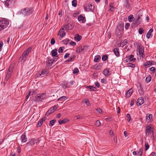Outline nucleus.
<instances>
[{
  "label": "nucleus",
  "mask_w": 156,
  "mask_h": 156,
  "mask_svg": "<svg viewBox=\"0 0 156 156\" xmlns=\"http://www.w3.org/2000/svg\"><path fill=\"white\" fill-rule=\"evenodd\" d=\"M48 61H46V66L49 67L51 66L53 62L55 61V59L51 58H50L48 57Z\"/></svg>",
  "instance_id": "7"
},
{
  "label": "nucleus",
  "mask_w": 156,
  "mask_h": 156,
  "mask_svg": "<svg viewBox=\"0 0 156 156\" xmlns=\"http://www.w3.org/2000/svg\"><path fill=\"white\" fill-rule=\"evenodd\" d=\"M88 48V46H87L83 45L82 48H81V52H84L87 50Z\"/></svg>",
  "instance_id": "33"
},
{
  "label": "nucleus",
  "mask_w": 156,
  "mask_h": 156,
  "mask_svg": "<svg viewBox=\"0 0 156 156\" xmlns=\"http://www.w3.org/2000/svg\"><path fill=\"white\" fill-rule=\"evenodd\" d=\"M113 51L114 52L115 55L117 57H119L120 55L119 49L118 48H114L113 49Z\"/></svg>",
  "instance_id": "19"
},
{
  "label": "nucleus",
  "mask_w": 156,
  "mask_h": 156,
  "mask_svg": "<svg viewBox=\"0 0 156 156\" xmlns=\"http://www.w3.org/2000/svg\"><path fill=\"white\" fill-rule=\"evenodd\" d=\"M66 35V33L64 31V28L62 27L59 30L58 35L61 38H63Z\"/></svg>",
  "instance_id": "6"
},
{
  "label": "nucleus",
  "mask_w": 156,
  "mask_h": 156,
  "mask_svg": "<svg viewBox=\"0 0 156 156\" xmlns=\"http://www.w3.org/2000/svg\"><path fill=\"white\" fill-rule=\"evenodd\" d=\"M72 5L74 7H76L77 6V1L76 0H73L72 1Z\"/></svg>",
  "instance_id": "46"
},
{
  "label": "nucleus",
  "mask_w": 156,
  "mask_h": 156,
  "mask_svg": "<svg viewBox=\"0 0 156 156\" xmlns=\"http://www.w3.org/2000/svg\"><path fill=\"white\" fill-rule=\"evenodd\" d=\"M151 76L149 75L146 78L145 81L147 83H148L151 80Z\"/></svg>",
  "instance_id": "39"
},
{
  "label": "nucleus",
  "mask_w": 156,
  "mask_h": 156,
  "mask_svg": "<svg viewBox=\"0 0 156 156\" xmlns=\"http://www.w3.org/2000/svg\"><path fill=\"white\" fill-rule=\"evenodd\" d=\"M102 63H99L96 67V69H99L102 68Z\"/></svg>",
  "instance_id": "49"
},
{
  "label": "nucleus",
  "mask_w": 156,
  "mask_h": 156,
  "mask_svg": "<svg viewBox=\"0 0 156 156\" xmlns=\"http://www.w3.org/2000/svg\"><path fill=\"white\" fill-rule=\"evenodd\" d=\"M138 50L139 54L141 55L142 57L144 58V50L142 46L140 45H139L138 47Z\"/></svg>",
  "instance_id": "10"
},
{
  "label": "nucleus",
  "mask_w": 156,
  "mask_h": 156,
  "mask_svg": "<svg viewBox=\"0 0 156 156\" xmlns=\"http://www.w3.org/2000/svg\"><path fill=\"white\" fill-rule=\"evenodd\" d=\"M143 149L142 148H141L139 151L138 152V154H140V156H142L143 153Z\"/></svg>",
  "instance_id": "60"
},
{
  "label": "nucleus",
  "mask_w": 156,
  "mask_h": 156,
  "mask_svg": "<svg viewBox=\"0 0 156 156\" xmlns=\"http://www.w3.org/2000/svg\"><path fill=\"white\" fill-rule=\"evenodd\" d=\"M56 121L55 119L52 120L49 122V126H52L54 125Z\"/></svg>",
  "instance_id": "40"
},
{
  "label": "nucleus",
  "mask_w": 156,
  "mask_h": 156,
  "mask_svg": "<svg viewBox=\"0 0 156 156\" xmlns=\"http://www.w3.org/2000/svg\"><path fill=\"white\" fill-rule=\"evenodd\" d=\"M76 57V56L75 55H73L72 56H71L66 61V62H71L73 61V60L74 59V58Z\"/></svg>",
  "instance_id": "41"
},
{
  "label": "nucleus",
  "mask_w": 156,
  "mask_h": 156,
  "mask_svg": "<svg viewBox=\"0 0 156 156\" xmlns=\"http://www.w3.org/2000/svg\"><path fill=\"white\" fill-rule=\"evenodd\" d=\"M134 56L133 55H131L126 57V62H135L136 60L135 58H133Z\"/></svg>",
  "instance_id": "9"
},
{
  "label": "nucleus",
  "mask_w": 156,
  "mask_h": 156,
  "mask_svg": "<svg viewBox=\"0 0 156 156\" xmlns=\"http://www.w3.org/2000/svg\"><path fill=\"white\" fill-rule=\"evenodd\" d=\"M150 156H156V153L152 152L150 154Z\"/></svg>",
  "instance_id": "64"
},
{
  "label": "nucleus",
  "mask_w": 156,
  "mask_h": 156,
  "mask_svg": "<svg viewBox=\"0 0 156 156\" xmlns=\"http://www.w3.org/2000/svg\"><path fill=\"white\" fill-rule=\"evenodd\" d=\"M101 124V123L100 121L99 120H98L96 121L95 125L96 126L98 127L100 126Z\"/></svg>",
  "instance_id": "52"
},
{
  "label": "nucleus",
  "mask_w": 156,
  "mask_h": 156,
  "mask_svg": "<svg viewBox=\"0 0 156 156\" xmlns=\"http://www.w3.org/2000/svg\"><path fill=\"white\" fill-rule=\"evenodd\" d=\"M36 141V140L34 139H32L27 143V144L32 146L35 144Z\"/></svg>",
  "instance_id": "27"
},
{
  "label": "nucleus",
  "mask_w": 156,
  "mask_h": 156,
  "mask_svg": "<svg viewBox=\"0 0 156 156\" xmlns=\"http://www.w3.org/2000/svg\"><path fill=\"white\" fill-rule=\"evenodd\" d=\"M82 36L79 35L78 34H76L75 37H74V39L76 41H79L80 40L82 39Z\"/></svg>",
  "instance_id": "26"
},
{
  "label": "nucleus",
  "mask_w": 156,
  "mask_h": 156,
  "mask_svg": "<svg viewBox=\"0 0 156 156\" xmlns=\"http://www.w3.org/2000/svg\"><path fill=\"white\" fill-rule=\"evenodd\" d=\"M144 30L142 28H140L139 30V33L140 34H141L143 32Z\"/></svg>",
  "instance_id": "57"
},
{
  "label": "nucleus",
  "mask_w": 156,
  "mask_h": 156,
  "mask_svg": "<svg viewBox=\"0 0 156 156\" xmlns=\"http://www.w3.org/2000/svg\"><path fill=\"white\" fill-rule=\"evenodd\" d=\"M41 100V98L39 96V95H36L35 97V99L34 100V101H39Z\"/></svg>",
  "instance_id": "43"
},
{
  "label": "nucleus",
  "mask_w": 156,
  "mask_h": 156,
  "mask_svg": "<svg viewBox=\"0 0 156 156\" xmlns=\"http://www.w3.org/2000/svg\"><path fill=\"white\" fill-rule=\"evenodd\" d=\"M94 84L96 87H97L98 88H99L100 87V85L98 82H95Z\"/></svg>",
  "instance_id": "63"
},
{
  "label": "nucleus",
  "mask_w": 156,
  "mask_h": 156,
  "mask_svg": "<svg viewBox=\"0 0 156 156\" xmlns=\"http://www.w3.org/2000/svg\"><path fill=\"white\" fill-rule=\"evenodd\" d=\"M126 120L128 122H129L131 120V117L130 114L129 113L127 114L126 115Z\"/></svg>",
  "instance_id": "45"
},
{
  "label": "nucleus",
  "mask_w": 156,
  "mask_h": 156,
  "mask_svg": "<svg viewBox=\"0 0 156 156\" xmlns=\"http://www.w3.org/2000/svg\"><path fill=\"white\" fill-rule=\"evenodd\" d=\"M64 29L65 28V30H71L72 29L73 27L72 25L69 23H68L65 25L64 26H63Z\"/></svg>",
  "instance_id": "24"
},
{
  "label": "nucleus",
  "mask_w": 156,
  "mask_h": 156,
  "mask_svg": "<svg viewBox=\"0 0 156 156\" xmlns=\"http://www.w3.org/2000/svg\"><path fill=\"white\" fill-rule=\"evenodd\" d=\"M64 48V47H60L58 50V53H62L63 51V50Z\"/></svg>",
  "instance_id": "55"
},
{
  "label": "nucleus",
  "mask_w": 156,
  "mask_h": 156,
  "mask_svg": "<svg viewBox=\"0 0 156 156\" xmlns=\"http://www.w3.org/2000/svg\"><path fill=\"white\" fill-rule=\"evenodd\" d=\"M109 9L108 10L109 11H112L115 9V7H114V3H110L109 5Z\"/></svg>",
  "instance_id": "32"
},
{
  "label": "nucleus",
  "mask_w": 156,
  "mask_h": 156,
  "mask_svg": "<svg viewBox=\"0 0 156 156\" xmlns=\"http://www.w3.org/2000/svg\"><path fill=\"white\" fill-rule=\"evenodd\" d=\"M78 20L79 21H82V23H84L86 21L85 17L83 16L82 14L80 15L78 17Z\"/></svg>",
  "instance_id": "18"
},
{
  "label": "nucleus",
  "mask_w": 156,
  "mask_h": 156,
  "mask_svg": "<svg viewBox=\"0 0 156 156\" xmlns=\"http://www.w3.org/2000/svg\"><path fill=\"white\" fill-rule=\"evenodd\" d=\"M140 89L138 90L139 95H143L144 94V91L142 85L140 84L139 85Z\"/></svg>",
  "instance_id": "22"
},
{
  "label": "nucleus",
  "mask_w": 156,
  "mask_h": 156,
  "mask_svg": "<svg viewBox=\"0 0 156 156\" xmlns=\"http://www.w3.org/2000/svg\"><path fill=\"white\" fill-rule=\"evenodd\" d=\"M67 99V98L64 96H62L59 98L58 100L60 101H62V102H64L65 101H66Z\"/></svg>",
  "instance_id": "30"
},
{
  "label": "nucleus",
  "mask_w": 156,
  "mask_h": 156,
  "mask_svg": "<svg viewBox=\"0 0 156 156\" xmlns=\"http://www.w3.org/2000/svg\"><path fill=\"white\" fill-rule=\"evenodd\" d=\"M83 101L84 102L87 106H90V103L88 99L87 98L84 99L83 100Z\"/></svg>",
  "instance_id": "36"
},
{
  "label": "nucleus",
  "mask_w": 156,
  "mask_h": 156,
  "mask_svg": "<svg viewBox=\"0 0 156 156\" xmlns=\"http://www.w3.org/2000/svg\"><path fill=\"white\" fill-rule=\"evenodd\" d=\"M69 41V39H66L65 40L62 41L63 44H64L66 45L68 43Z\"/></svg>",
  "instance_id": "47"
},
{
  "label": "nucleus",
  "mask_w": 156,
  "mask_h": 156,
  "mask_svg": "<svg viewBox=\"0 0 156 156\" xmlns=\"http://www.w3.org/2000/svg\"><path fill=\"white\" fill-rule=\"evenodd\" d=\"M140 17H138L137 20H136L135 22L132 24V26H134V27H136V26L139 24L141 23V21L140 20Z\"/></svg>",
  "instance_id": "13"
},
{
  "label": "nucleus",
  "mask_w": 156,
  "mask_h": 156,
  "mask_svg": "<svg viewBox=\"0 0 156 156\" xmlns=\"http://www.w3.org/2000/svg\"><path fill=\"white\" fill-rule=\"evenodd\" d=\"M55 43V40L54 38H52L51 39V45L54 44Z\"/></svg>",
  "instance_id": "61"
},
{
  "label": "nucleus",
  "mask_w": 156,
  "mask_h": 156,
  "mask_svg": "<svg viewBox=\"0 0 156 156\" xmlns=\"http://www.w3.org/2000/svg\"><path fill=\"white\" fill-rule=\"evenodd\" d=\"M86 88H89L90 91H96L97 90L96 88L92 86H87Z\"/></svg>",
  "instance_id": "29"
},
{
  "label": "nucleus",
  "mask_w": 156,
  "mask_h": 156,
  "mask_svg": "<svg viewBox=\"0 0 156 156\" xmlns=\"http://www.w3.org/2000/svg\"><path fill=\"white\" fill-rule=\"evenodd\" d=\"M129 26H130V24L129 23H126V25L125 26V29H127L128 28Z\"/></svg>",
  "instance_id": "62"
},
{
  "label": "nucleus",
  "mask_w": 156,
  "mask_h": 156,
  "mask_svg": "<svg viewBox=\"0 0 156 156\" xmlns=\"http://www.w3.org/2000/svg\"><path fill=\"white\" fill-rule=\"evenodd\" d=\"M145 150L146 151L149 148V145L148 143H145Z\"/></svg>",
  "instance_id": "51"
},
{
  "label": "nucleus",
  "mask_w": 156,
  "mask_h": 156,
  "mask_svg": "<svg viewBox=\"0 0 156 156\" xmlns=\"http://www.w3.org/2000/svg\"><path fill=\"white\" fill-rule=\"evenodd\" d=\"M13 1V0H6V1L5 2V4L7 7H9L10 6H11L12 2Z\"/></svg>",
  "instance_id": "17"
},
{
  "label": "nucleus",
  "mask_w": 156,
  "mask_h": 156,
  "mask_svg": "<svg viewBox=\"0 0 156 156\" xmlns=\"http://www.w3.org/2000/svg\"><path fill=\"white\" fill-rule=\"evenodd\" d=\"M146 120L148 123L151 122L153 121L152 115L149 114H147Z\"/></svg>",
  "instance_id": "11"
},
{
  "label": "nucleus",
  "mask_w": 156,
  "mask_h": 156,
  "mask_svg": "<svg viewBox=\"0 0 156 156\" xmlns=\"http://www.w3.org/2000/svg\"><path fill=\"white\" fill-rule=\"evenodd\" d=\"M32 9L29 8H27L21 9L18 12V13L25 17L29 16L33 12Z\"/></svg>",
  "instance_id": "1"
},
{
  "label": "nucleus",
  "mask_w": 156,
  "mask_h": 156,
  "mask_svg": "<svg viewBox=\"0 0 156 156\" xmlns=\"http://www.w3.org/2000/svg\"><path fill=\"white\" fill-rule=\"evenodd\" d=\"M37 95H39V96L41 98V99L42 100L44 98H46V96L45 94L44 93H41L40 94H38Z\"/></svg>",
  "instance_id": "35"
},
{
  "label": "nucleus",
  "mask_w": 156,
  "mask_h": 156,
  "mask_svg": "<svg viewBox=\"0 0 156 156\" xmlns=\"http://www.w3.org/2000/svg\"><path fill=\"white\" fill-rule=\"evenodd\" d=\"M32 49V48L29 47L27 48L23 53L21 57H20V58H21L22 61H23V63L26 60L27 57H28V55L29 54L30 52L31 51Z\"/></svg>",
  "instance_id": "3"
},
{
  "label": "nucleus",
  "mask_w": 156,
  "mask_h": 156,
  "mask_svg": "<svg viewBox=\"0 0 156 156\" xmlns=\"http://www.w3.org/2000/svg\"><path fill=\"white\" fill-rule=\"evenodd\" d=\"M49 71L47 69H42L41 71V72L38 73L37 74L38 76H40L41 75H43L45 76H47L49 74Z\"/></svg>",
  "instance_id": "8"
},
{
  "label": "nucleus",
  "mask_w": 156,
  "mask_h": 156,
  "mask_svg": "<svg viewBox=\"0 0 156 156\" xmlns=\"http://www.w3.org/2000/svg\"><path fill=\"white\" fill-rule=\"evenodd\" d=\"M57 49L55 48L52 50L51 52V55L53 57H58L57 55L58 53L57 52Z\"/></svg>",
  "instance_id": "15"
},
{
  "label": "nucleus",
  "mask_w": 156,
  "mask_h": 156,
  "mask_svg": "<svg viewBox=\"0 0 156 156\" xmlns=\"http://www.w3.org/2000/svg\"><path fill=\"white\" fill-rule=\"evenodd\" d=\"M12 69L13 68L12 67H11V66H10L8 69L7 73H11L12 72Z\"/></svg>",
  "instance_id": "59"
},
{
  "label": "nucleus",
  "mask_w": 156,
  "mask_h": 156,
  "mask_svg": "<svg viewBox=\"0 0 156 156\" xmlns=\"http://www.w3.org/2000/svg\"><path fill=\"white\" fill-rule=\"evenodd\" d=\"M79 70L77 68H75L74 70H73V74H74L78 73H79Z\"/></svg>",
  "instance_id": "48"
},
{
  "label": "nucleus",
  "mask_w": 156,
  "mask_h": 156,
  "mask_svg": "<svg viewBox=\"0 0 156 156\" xmlns=\"http://www.w3.org/2000/svg\"><path fill=\"white\" fill-rule=\"evenodd\" d=\"M11 73H7V75L5 77V80L6 81H7L10 78V77H11Z\"/></svg>",
  "instance_id": "42"
},
{
  "label": "nucleus",
  "mask_w": 156,
  "mask_h": 156,
  "mask_svg": "<svg viewBox=\"0 0 156 156\" xmlns=\"http://www.w3.org/2000/svg\"><path fill=\"white\" fill-rule=\"evenodd\" d=\"M133 92V90L132 89H129L127 92L126 93V97L127 98L129 97L131 95Z\"/></svg>",
  "instance_id": "25"
},
{
  "label": "nucleus",
  "mask_w": 156,
  "mask_h": 156,
  "mask_svg": "<svg viewBox=\"0 0 156 156\" xmlns=\"http://www.w3.org/2000/svg\"><path fill=\"white\" fill-rule=\"evenodd\" d=\"M108 57L107 55H103L102 57V59L103 61H106L108 59Z\"/></svg>",
  "instance_id": "50"
},
{
  "label": "nucleus",
  "mask_w": 156,
  "mask_h": 156,
  "mask_svg": "<svg viewBox=\"0 0 156 156\" xmlns=\"http://www.w3.org/2000/svg\"><path fill=\"white\" fill-rule=\"evenodd\" d=\"M61 85L63 88L66 89L69 87L70 86V84L69 82L64 81L62 83Z\"/></svg>",
  "instance_id": "12"
},
{
  "label": "nucleus",
  "mask_w": 156,
  "mask_h": 156,
  "mask_svg": "<svg viewBox=\"0 0 156 156\" xmlns=\"http://www.w3.org/2000/svg\"><path fill=\"white\" fill-rule=\"evenodd\" d=\"M21 141L22 142L25 143L27 141L26 135L25 134H22L21 136Z\"/></svg>",
  "instance_id": "28"
},
{
  "label": "nucleus",
  "mask_w": 156,
  "mask_h": 156,
  "mask_svg": "<svg viewBox=\"0 0 156 156\" xmlns=\"http://www.w3.org/2000/svg\"><path fill=\"white\" fill-rule=\"evenodd\" d=\"M123 7L127 9H130L131 8L130 4L128 0L125 1Z\"/></svg>",
  "instance_id": "14"
},
{
  "label": "nucleus",
  "mask_w": 156,
  "mask_h": 156,
  "mask_svg": "<svg viewBox=\"0 0 156 156\" xmlns=\"http://www.w3.org/2000/svg\"><path fill=\"white\" fill-rule=\"evenodd\" d=\"M145 127V133L146 135L148 136L149 133L154 132L153 130V128L151 127L150 126H147Z\"/></svg>",
  "instance_id": "5"
},
{
  "label": "nucleus",
  "mask_w": 156,
  "mask_h": 156,
  "mask_svg": "<svg viewBox=\"0 0 156 156\" xmlns=\"http://www.w3.org/2000/svg\"><path fill=\"white\" fill-rule=\"evenodd\" d=\"M144 101L143 97L139 98L137 101V105L140 106L144 103Z\"/></svg>",
  "instance_id": "16"
},
{
  "label": "nucleus",
  "mask_w": 156,
  "mask_h": 156,
  "mask_svg": "<svg viewBox=\"0 0 156 156\" xmlns=\"http://www.w3.org/2000/svg\"><path fill=\"white\" fill-rule=\"evenodd\" d=\"M69 43L70 45L73 46H75L76 45V42L72 41H71Z\"/></svg>",
  "instance_id": "58"
},
{
  "label": "nucleus",
  "mask_w": 156,
  "mask_h": 156,
  "mask_svg": "<svg viewBox=\"0 0 156 156\" xmlns=\"http://www.w3.org/2000/svg\"><path fill=\"white\" fill-rule=\"evenodd\" d=\"M127 40L126 39H125L123 41V42L122 43V47H123L127 43Z\"/></svg>",
  "instance_id": "54"
},
{
  "label": "nucleus",
  "mask_w": 156,
  "mask_h": 156,
  "mask_svg": "<svg viewBox=\"0 0 156 156\" xmlns=\"http://www.w3.org/2000/svg\"><path fill=\"white\" fill-rule=\"evenodd\" d=\"M69 121V120H68L67 119H64L63 120H59L58 121V122L60 124H61L63 123H67Z\"/></svg>",
  "instance_id": "34"
},
{
  "label": "nucleus",
  "mask_w": 156,
  "mask_h": 156,
  "mask_svg": "<svg viewBox=\"0 0 156 156\" xmlns=\"http://www.w3.org/2000/svg\"><path fill=\"white\" fill-rule=\"evenodd\" d=\"M81 48H82V46H80L79 47H77L76 50V52L77 54H79L81 52Z\"/></svg>",
  "instance_id": "38"
},
{
  "label": "nucleus",
  "mask_w": 156,
  "mask_h": 156,
  "mask_svg": "<svg viewBox=\"0 0 156 156\" xmlns=\"http://www.w3.org/2000/svg\"><path fill=\"white\" fill-rule=\"evenodd\" d=\"M153 62H150L148 61L144 63L143 64V66L145 67V68H147L148 67H149L150 66L153 65Z\"/></svg>",
  "instance_id": "20"
},
{
  "label": "nucleus",
  "mask_w": 156,
  "mask_h": 156,
  "mask_svg": "<svg viewBox=\"0 0 156 156\" xmlns=\"http://www.w3.org/2000/svg\"><path fill=\"white\" fill-rule=\"evenodd\" d=\"M127 65L128 66L131 67V68H133L135 67V65L131 63L130 62L127 63Z\"/></svg>",
  "instance_id": "53"
},
{
  "label": "nucleus",
  "mask_w": 156,
  "mask_h": 156,
  "mask_svg": "<svg viewBox=\"0 0 156 156\" xmlns=\"http://www.w3.org/2000/svg\"><path fill=\"white\" fill-rule=\"evenodd\" d=\"M101 59V57L100 55H98L95 56L94 61L95 62H98Z\"/></svg>",
  "instance_id": "37"
},
{
  "label": "nucleus",
  "mask_w": 156,
  "mask_h": 156,
  "mask_svg": "<svg viewBox=\"0 0 156 156\" xmlns=\"http://www.w3.org/2000/svg\"><path fill=\"white\" fill-rule=\"evenodd\" d=\"M109 69H106L104 70L103 72V74L105 76H107L109 75Z\"/></svg>",
  "instance_id": "31"
},
{
  "label": "nucleus",
  "mask_w": 156,
  "mask_h": 156,
  "mask_svg": "<svg viewBox=\"0 0 156 156\" xmlns=\"http://www.w3.org/2000/svg\"><path fill=\"white\" fill-rule=\"evenodd\" d=\"M153 29H150L146 35V37L147 39H149L150 37H151L152 36V35L151 34V33L153 32Z\"/></svg>",
  "instance_id": "21"
},
{
  "label": "nucleus",
  "mask_w": 156,
  "mask_h": 156,
  "mask_svg": "<svg viewBox=\"0 0 156 156\" xmlns=\"http://www.w3.org/2000/svg\"><path fill=\"white\" fill-rule=\"evenodd\" d=\"M9 22L7 20L3 19L0 20V31L4 30L8 26Z\"/></svg>",
  "instance_id": "2"
},
{
  "label": "nucleus",
  "mask_w": 156,
  "mask_h": 156,
  "mask_svg": "<svg viewBox=\"0 0 156 156\" xmlns=\"http://www.w3.org/2000/svg\"><path fill=\"white\" fill-rule=\"evenodd\" d=\"M84 10L87 12L92 11L94 9V6L92 4H89L84 5Z\"/></svg>",
  "instance_id": "4"
},
{
  "label": "nucleus",
  "mask_w": 156,
  "mask_h": 156,
  "mask_svg": "<svg viewBox=\"0 0 156 156\" xmlns=\"http://www.w3.org/2000/svg\"><path fill=\"white\" fill-rule=\"evenodd\" d=\"M117 28L122 31L124 29L123 23H122L121 22L119 23L118 24Z\"/></svg>",
  "instance_id": "23"
},
{
  "label": "nucleus",
  "mask_w": 156,
  "mask_h": 156,
  "mask_svg": "<svg viewBox=\"0 0 156 156\" xmlns=\"http://www.w3.org/2000/svg\"><path fill=\"white\" fill-rule=\"evenodd\" d=\"M42 121L40 120L38 123L37 124V127H40L42 124Z\"/></svg>",
  "instance_id": "56"
},
{
  "label": "nucleus",
  "mask_w": 156,
  "mask_h": 156,
  "mask_svg": "<svg viewBox=\"0 0 156 156\" xmlns=\"http://www.w3.org/2000/svg\"><path fill=\"white\" fill-rule=\"evenodd\" d=\"M133 15H129L128 17V20L129 22H131L133 20Z\"/></svg>",
  "instance_id": "44"
}]
</instances>
